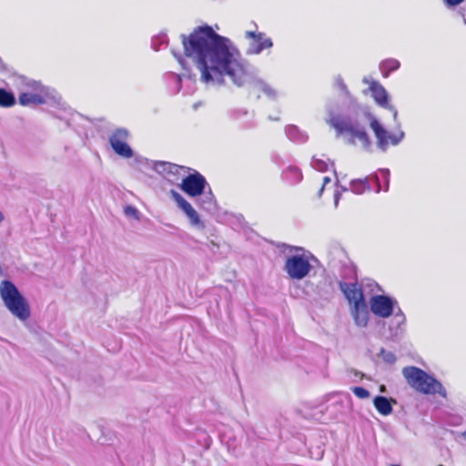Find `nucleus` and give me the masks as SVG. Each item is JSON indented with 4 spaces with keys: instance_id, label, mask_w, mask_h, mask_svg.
Here are the masks:
<instances>
[{
    "instance_id": "obj_1",
    "label": "nucleus",
    "mask_w": 466,
    "mask_h": 466,
    "mask_svg": "<svg viewBox=\"0 0 466 466\" xmlns=\"http://www.w3.org/2000/svg\"><path fill=\"white\" fill-rule=\"evenodd\" d=\"M181 39L184 56L195 64L206 86H219L228 78L238 87L252 83L268 98L278 96L274 87L256 77L255 68L241 57L235 44L211 26H198L188 35H181Z\"/></svg>"
},
{
    "instance_id": "obj_2",
    "label": "nucleus",
    "mask_w": 466,
    "mask_h": 466,
    "mask_svg": "<svg viewBox=\"0 0 466 466\" xmlns=\"http://www.w3.org/2000/svg\"><path fill=\"white\" fill-rule=\"evenodd\" d=\"M18 102L21 106L31 108L46 104L55 105L65 114H74L73 109L56 90L36 81L27 83L26 90L22 91L18 96Z\"/></svg>"
},
{
    "instance_id": "obj_3",
    "label": "nucleus",
    "mask_w": 466,
    "mask_h": 466,
    "mask_svg": "<svg viewBox=\"0 0 466 466\" xmlns=\"http://www.w3.org/2000/svg\"><path fill=\"white\" fill-rule=\"evenodd\" d=\"M180 189L190 198H198V206L205 211L217 209L216 198L206 178L198 172L186 174L179 185Z\"/></svg>"
},
{
    "instance_id": "obj_4",
    "label": "nucleus",
    "mask_w": 466,
    "mask_h": 466,
    "mask_svg": "<svg viewBox=\"0 0 466 466\" xmlns=\"http://www.w3.org/2000/svg\"><path fill=\"white\" fill-rule=\"evenodd\" d=\"M370 129L376 139L377 147L386 152L390 147L398 146L404 138V132L396 118L385 121L384 118H368Z\"/></svg>"
},
{
    "instance_id": "obj_5",
    "label": "nucleus",
    "mask_w": 466,
    "mask_h": 466,
    "mask_svg": "<svg viewBox=\"0 0 466 466\" xmlns=\"http://www.w3.org/2000/svg\"><path fill=\"white\" fill-rule=\"evenodd\" d=\"M0 298L4 306L19 321L25 323L31 316V309L26 299L10 280L0 282Z\"/></svg>"
},
{
    "instance_id": "obj_6",
    "label": "nucleus",
    "mask_w": 466,
    "mask_h": 466,
    "mask_svg": "<svg viewBox=\"0 0 466 466\" xmlns=\"http://www.w3.org/2000/svg\"><path fill=\"white\" fill-rule=\"evenodd\" d=\"M0 298L4 306L19 321L25 323L31 316V309L26 299L10 280L0 282Z\"/></svg>"
},
{
    "instance_id": "obj_7",
    "label": "nucleus",
    "mask_w": 466,
    "mask_h": 466,
    "mask_svg": "<svg viewBox=\"0 0 466 466\" xmlns=\"http://www.w3.org/2000/svg\"><path fill=\"white\" fill-rule=\"evenodd\" d=\"M328 125L334 128L337 137H341L347 143L360 145L370 151L371 143L363 127L353 118H328Z\"/></svg>"
},
{
    "instance_id": "obj_8",
    "label": "nucleus",
    "mask_w": 466,
    "mask_h": 466,
    "mask_svg": "<svg viewBox=\"0 0 466 466\" xmlns=\"http://www.w3.org/2000/svg\"><path fill=\"white\" fill-rule=\"evenodd\" d=\"M402 375L408 384L420 393L429 395L439 394L443 398L447 397V391L442 384L420 368L414 366L405 367L402 370Z\"/></svg>"
},
{
    "instance_id": "obj_9",
    "label": "nucleus",
    "mask_w": 466,
    "mask_h": 466,
    "mask_svg": "<svg viewBox=\"0 0 466 466\" xmlns=\"http://www.w3.org/2000/svg\"><path fill=\"white\" fill-rule=\"evenodd\" d=\"M297 253L287 257L284 270L291 279L300 280L312 269L311 260L314 257L300 248H295Z\"/></svg>"
},
{
    "instance_id": "obj_10",
    "label": "nucleus",
    "mask_w": 466,
    "mask_h": 466,
    "mask_svg": "<svg viewBox=\"0 0 466 466\" xmlns=\"http://www.w3.org/2000/svg\"><path fill=\"white\" fill-rule=\"evenodd\" d=\"M170 196L175 201L177 208L181 210L187 218L189 226L198 231L205 230V220L201 218L200 214L193 205L176 190H170Z\"/></svg>"
},
{
    "instance_id": "obj_11",
    "label": "nucleus",
    "mask_w": 466,
    "mask_h": 466,
    "mask_svg": "<svg viewBox=\"0 0 466 466\" xmlns=\"http://www.w3.org/2000/svg\"><path fill=\"white\" fill-rule=\"evenodd\" d=\"M245 38L248 40V55H259L264 50L270 49L273 46L272 39L263 32L246 31Z\"/></svg>"
},
{
    "instance_id": "obj_12",
    "label": "nucleus",
    "mask_w": 466,
    "mask_h": 466,
    "mask_svg": "<svg viewBox=\"0 0 466 466\" xmlns=\"http://www.w3.org/2000/svg\"><path fill=\"white\" fill-rule=\"evenodd\" d=\"M129 133L125 128H118L113 132L109 141L114 151L124 158H130L133 157V150L127 144Z\"/></svg>"
},
{
    "instance_id": "obj_13",
    "label": "nucleus",
    "mask_w": 466,
    "mask_h": 466,
    "mask_svg": "<svg viewBox=\"0 0 466 466\" xmlns=\"http://www.w3.org/2000/svg\"><path fill=\"white\" fill-rule=\"evenodd\" d=\"M396 305L395 299L383 295L373 296L370 301L371 312L384 319L393 314Z\"/></svg>"
},
{
    "instance_id": "obj_14",
    "label": "nucleus",
    "mask_w": 466,
    "mask_h": 466,
    "mask_svg": "<svg viewBox=\"0 0 466 466\" xmlns=\"http://www.w3.org/2000/svg\"><path fill=\"white\" fill-rule=\"evenodd\" d=\"M152 168L172 182L182 179L187 173V167L164 161L154 162Z\"/></svg>"
},
{
    "instance_id": "obj_15",
    "label": "nucleus",
    "mask_w": 466,
    "mask_h": 466,
    "mask_svg": "<svg viewBox=\"0 0 466 466\" xmlns=\"http://www.w3.org/2000/svg\"><path fill=\"white\" fill-rule=\"evenodd\" d=\"M368 94L370 95L378 106L387 109L393 116H397L398 111L390 103V96L380 83H373L372 90Z\"/></svg>"
},
{
    "instance_id": "obj_16",
    "label": "nucleus",
    "mask_w": 466,
    "mask_h": 466,
    "mask_svg": "<svg viewBox=\"0 0 466 466\" xmlns=\"http://www.w3.org/2000/svg\"><path fill=\"white\" fill-rule=\"evenodd\" d=\"M169 81L174 86L172 92L177 94L183 92V95H187L194 90V82L189 76L177 75L171 73L169 75Z\"/></svg>"
},
{
    "instance_id": "obj_17",
    "label": "nucleus",
    "mask_w": 466,
    "mask_h": 466,
    "mask_svg": "<svg viewBox=\"0 0 466 466\" xmlns=\"http://www.w3.org/2000/svg\"><path fill=\"white\" fill-rule=\"evenodd\" d=\"M340 290L348 299L350 306H355L365 302L363 292L358 283H345L339 284Z\"/></svg>"
},
{
    "instance_id": "obj_18",
    "label": "nucleus",
    "mask_w": 466,
    "mask_h": 466,
    "mask_svg": "<svg viewBox=\"0 0 466 466\" xmlns=\"http://www.w3.org/2000/svg\"><path fill=\"white\" fill-rule=\"evenodd\" d=\"M350 314L358 327L364 328L368 325L370 314L366 302L351 306Z\"/></svg>"
},
{
    "instance_id": "obj_19",
    "label": "nucleus",
    "mask_w": 466,
    "mask_h": 466,
    "mask_svg": "<svg viewBox=\"0 0 466 466\" xmlns=\"http://www.w3.org/2000/svg\"><path fill=\"white\" fill-rule=\"evenodd\" d=\"M392 403H396L394 399H388L383 396H377L373 399V405L377 411L383 416H388L392 412Z\"/></svg>"
},
{
    "instance_id": "obj_20",
    "label": "nucleus",
    "mask_w": 466,
    "mask_h": 466,
    "mask_svg": "<svg viewBox=\"0 0 466 466\" xmlns=\"http://www.w3.org/2000/svg\"><path fill=\"white\" fill-rule=\"evenodd\" d=\"M400 67V62L395 58H387L380 61L379 70L384 78L389 77L390 73L397 71Z\"/></svg>"
},
{
    "instance_id": "obj_21",
    "label": "nucleus",
    "mask_w": 466,
    "mask_h": 466,
    "mask_svg": "<svg viewBox=\"0 0 466 466\" xmlns=\"http://www.w3.org/2000/svg\"><path fill=\"white\" fill-rule=\"evenodd\" d=\"M283 177L290 184H297L302 179V174L298 167H289L283 172Z\"/></svg>"
},
{
    "instance_id": "obj_22",
    "label": "nucleus",
    "mask_w": 466,
    "mask_h": 466,
    "mask_svg": "<svg viewBox=\"0 0 466 466\" xmlns=\"http://www.w3.org/2000/svg\"><path fill=\"white\" fill-rule=\"evenodd\" d=\"M286 134L290 140L295 142H304L307 139V135L300 131L299 127L294 125L287 127Z\"/></svg>"
},
{
    "instance_id": "obj_23",
    "label": "nucleus",
    "mask_w": 466,
    "mask_h": 466,
    "mask_svg": "<svg viewBox=\"0 0 466 466\" xmlns=\"http://www.w3.org/2000/svg\"><path fill=\"white\" fill-rule=\"evenodd\" d=\"M370 189L368 179H355L350 183V190L355 194H362Z\"/></svg>"
},
{
    "instance_id": "obj_24",
    "label": "nucleus",
    "mask_w": 466,
    "mask_h": 466,
    "mask_svg": "<svg viewBox=\"0 0 466 466\" xmlns=\"http://www.w3.org/2000/svg\"><path fill=\"white\" fill-rule=\"evenodd\" d=\"M15 97L12 92L0 88V106L7 107L15 105Z\"/></svg>"
},
{
    "instance_id": "obj_25",
    "label": "nucleus",
    "mask_w": 466,
    "mask_h": 466,
    "mask_svg": "<svg viewBox=\"0 0 466 466\" xmlns=\"http://www.w3.org/2000/svg\"><path fill=\"white\" fill-rule=\"evenodd\" d=\"M124 214L127 218H132L134 220L139 221L141 218V213L139 210L131 205H127L124 207Z\"/></svg>"
},
{
    "instance_id": "obj_26",
    "label": "nucleus",
    "mask_w": 466,
    "mask_h": 466,
    "mask_svg": "<svg viewBox=\"0 0 466 466\" xmlns=\"http://www.w3.org/2000/svg\"><path fill=\"white\" fill-rule=\"evenodd\" d=\"M311 166L320 171V172H324V171H327L329 169V166H332L330 163H329L328 161H325L323 159H319V158H313L312 159V162H311Z\"/></svg>"
},
{
    "instance_id": "obj_27",
    "label": "nucleus",
    "mask_w": 466,
    "mask_h": 466,
    "mask_svg": "<svg viewBox=\"0 0 466 466\" xmlns=\"http://www.w3.org/2000/svg\"><path fill=\"white\" fill-rule=\"evenodd\" d=\"M351 390L359 399H367L370 397V392L362 387H354Z\"/></svg>"
},
{
    "instance_id": "obj_28",
    "label": "nucleus",
    "mask_w": 466,
    "mask_h": 466,
    "mask_svg": "<svg viewBox=\"0 0 466 466\" xmlns=\"http://www.w3.org/2000/svg\"><path fill=\"white\" fill-rule=\"evenodd\" d=\"M362 83L368 86L366 90H363L364 95H368V93L372 90L373 83H380L378 80L373 79L371 76H365L362 77Z\"/></svg>"
},
{
    "instance_id": "obj_29",
    "label": "nucleus",
    "mask_w": 466,
    "mask_h": 466,
    "mask_svg": "<svg viewBox=\"0 0 466 466\" xmlns=\"http://www.w3.org/2000/svg\"><path fill=\"white\" fill-rule=\"evenodd\" d=\"M380 355L382 360L387 363L392 364L396 361V356L391 351L382 350Z\"/></svg>"
},
{
    "instance_id": "obj_30",
    "label": "nucleus",
    "mask_w": 466,
    "mask_h": 466,
    "mask_svg": "<svg viewBox=\"0 0 466 466\" xmlns=\"http://www.w3.org/2000/svg\"><path fill=\"white\" fill-rule=\"evenodd\" d=\"M335 86L341 91L343 92L344 94L348 95L349 94V90H348V87L346 86V84L344 83V80L343 78L340 76H337L335 77Z\"/></svg>"
},
{
    "instance_id": "obj_31",
    "label": "nucleus",
    "mask_w": 466,
    "mask_h": 466,
    "mask_svg": "<svg viewBox=\"0 0 466 466\" xmlns=\"http://www.w3.org/2000/svg\"><path fill=\"white\" fill-rule=\"evenodd\" d=\"M172 54L175 56V58L177 59V61L178 62V64L181 66V67L183 69H187V66L185 57L179 52L172 51Z\"/></svg>"
},
{
    "instance_id": "obj_32",
    "label": "nucleus",
    "mask_w": 466,
    "mask_h": 466,
    "mask_svg": "<svg viewBox=\"0 0 466 466\" xmlns=\"http://www.w3.org/2000/svg\"><path fill=\"white\" fill-rule=\"evenodd\" d=\"M462 2H464V0H444L445 5L449 8L458 6Z\"/></svg>"
},
{
    "instance_id": "obj_33",
    "label": "nucleus",
    "mask_w": 466,
    "mask_h": 466,
    "mask_svg": "<svg viewBox=\"0 0 466 466\" xmlns=\"http://www.w3.org/2000/svg\"><path fill=\"white\" fill-rule=\"evenodd\" d=\"M329 182H330V178H329V177H323V185H322L321 188L319 189V197H320V196H321V194H322V192H323V190H324V187H326V185H327L328 183H329Z\"/></svg>"
},
{
    "instance_id": "obj_34",
    "label": "nucleus",
    "mask_w": 466,
    "mask_h": 466,
    "mask_svg": "<svg viewBox=\"0 0 466 466\" xmlns=\"http://www.w3.org/2000/svg\"><path fill=\"white\" fill-rule=\"evenodd\" d=\"M395 317L399 319L400 323H403L405 321V316L400 309L396 313Z\"/></svg>"
},
{
    "instance_id": "obj_35",
    "label": "nucleus",
    "mask_w": 466,
    "mask_h": 466,
    "mask_svg": "<svg viewBox=\"0 0 466 466\" xmlns=\"http://www.w3.org/2000/svg\"><path fill=\"white\" fill-rule=\"evenodd\" d=\"M459 13H460L461 16L462 17L463 22L466 24V4L460 8Z\"/></svg>"
},
{
    "instance_id": "obj_36",
    "label": "nucleus",
    "mask_w": 466,
    "mask_h": 466,
    "mask_svg": "<svg viewBox=\"0 0 466 466\" xmlns=\"http://www.w3.org/2000/svg\"><path fill=\"white\" fill-rule=\"evenodd\" d=\"M380 176L388 182L390 171L388 169H381L380 171Z\"/></svg>"
},
{
    "instance_id": "obj_37",
    "label": "nucleus",
    "mask_w": 466,
    "mask_h": 466,
    "mask_svg": "<svg viewBox=\"0 0 466 466\" xmlns=\"http://www.w3.org/2000/svg\"><path fill=\"white\" fill-rule=\"evenodd\" d=\"M339 198H340V193L339 192H337L334 196V205L335 207H338V204H339Z\"/></svg>"
},
{
    "instance_id": "obj_38",
    "label": "nucleus",
    "mask_w": 466,
    "mask_h": 466,
    "mask_svg": "<svg viewBox=\"0 0 466 466\" xmlns=\"http://www.w3.org/2000/svg\"><path fill=\"white\" fill-rule=\"evenodd\" d=\"M5 214L0 209V224H2L5 221Z\"/></svg>"
},
{
    "instance_id": "obj_39",
    "label": "nucleus",
    "mask_w": 466,
    "mask_h": 466,
    "mask_svg": "<svg viewBox=\"0 0 466 466\" xmlns=\"http://www.w3.org/2000/svg\"><path fill=\"white\" fill-rule=\"evenodd\" d=\"M380 392H385V391H386V387H385L384 385H381V386L380 387Z\"/></svg>"
},
{
    "instance_id": "obj_40",
    "label": "nucleus",
    "mask_w": 466,
    "mask_h": 466,
    "mask_svg": "<svg viewBox=\"0 0 466 466\" xmlns=\"http://www.w3.org/2000/svg\"><path fill=\"white\" fill-rule=\"evenodd\" d=\"M462 436L466 440V431L462 433Z\"/></svg>"
}]
</instances>
